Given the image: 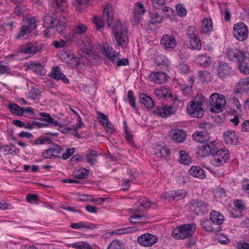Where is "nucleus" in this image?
<instances>
[{"label": "nucleus", "instance_id": "obj_1", "mask_svg": "<svg viewBox=\"0 0 249 249\" xmlns=\"http://www.w3.org/2000/svg\"><path fill=\"white\" fill-rule=\"evenodd\" d=\"M205 98L202 95H197L194 100L189 102L186 107L188 114L193 118H201L204 115L202 108Z\"/></svg>", "mask_w": 249, "mask_h": 249}, {"label": "nucleus", "instance_id": "obj_2", "mask_svg": "<svg viewBox=\"0 0 249 249\" xmlns=\"http://www.w3.org/2000/svg\"><path fill=\"white\" fill-rule=\"evenodd\" d=\"M112 31L114 35L116 44L123 48H126L128 43L127 30L123 27L122 23L118 21L112 27Z\"/></svg>", "mask_w": 249, "mask_h": 249}, {"label": "nucleus", "instance_id": "obj_3", "mask_svg": "<svg viewBox=\"0 0 249 249\" xmlns=\"http://www.w3.org/2000/svg\"><path fill=\"white\" fill-rule=\"evenodd\" d=\"M210 220L206 219L201 222V225L207 231L210 232H216L221 230L220 227H217V229H215L212 226L210 225L212 222L213 224L220 226L224 221V216L219 212L213 211L210 214Z\"/></svg>", "mask_w": 249, "mask_h": 249}, {"label": "nucleus", "instance_id": "obj_4", "mask_svg": "<svg viewBox=\"0 0 249 249\" xmlns=\"http://www.w3.org/2000/svg\"><path fill=\"white\" fill-rule=\"evenodd\" d=\"M196 230V225L195 223L184 224L174 229L172 235L176 239H184L191 236Z\"/></svg>", "mask_w": 249, "mask_h": 249}, {"label": "nucleus", "instance_id": "obj_5", "mask_svg": "<svg viewBox=\"0 0 249 249\" xmlns=\"http://www.w3.org/2000/svg\"><path fill=\"white\" fill-rule=\"evenodd\" d=\"M226 104L225 97L224 95L217 93L211 95L209 100V105L211 106L210 111L212 112L219 113L223 111Z\"/></svg>", "mask_w": 249, "mask_h": 249}, {"label": "nucleus", "instance_id": "obj_6", "mask_svg": "<svg viewBox=\"0 0 249 249\" xmlns=\"http://www.w3.org/2000/svg\"><path fill=\"white\" fill-rule=\"evenodd\" d=\"M226 52L229 59H236L238 64L246 61L249 58V53L248 52L236 48L228 49Z\"/></svg>", "mask_w": 249, "mask_h": 249}, {"label": "nucleus", "instance_id": "obj_7", "mask_svg": "<svg viewBox=\"0 0 249 249\" xmlns=\"http://www.w3.org/2000/svg\"><path fill=\"white\" fill-rule=\"evenodd\" d=\"M213 159L211 161V163L216 167H219L225 163L229 159V152L226 149H219L213 155Z\"/></svg>", "mask_w": 249, "mask_h": 249}, {"label": "nucleus", "instance_id": "obj_8", "mask_svg": "<svg viewBox=\"0 0 249 249\" xmlns=\"http://www.w3.org/2000/svg\"><path fill=\"white\" fill-rule=\"evenodd\" d=\"M248 30L247 26L243 22H239L234 25L233 35L238 41L245 40L248 36Z\"/></svg>", "mask_w": 249, "mask_h": 249}, {"label": "nucleus", "instance_id": "obj_9", "mask_svg": "<svg viewBox=\"0 0 249 249\" xmlns=\"http://www.w3.org/2000/svg\"><path fill=\"white\" fill-rule=\"evenodd\" d=\"M217 74L218 76L221 79H224L227 76H232L235 74V71L232 67L228 63L219 62L217 68Z\"/></svg>", "mask_w": 249, "mask_h": 249}, {"label": "nucleus", "instance_id": "obj_10", "mask_svg": "<svg viewBox=\"0 0 249 249\" xmlns=\"http://www.w3.org/2000/svg\"><path fill=\"white\" fill-rule=\"evenodd\" d=\"M189 207L191 210L198 213H207L209 208L208 204L198 199H194L191 201L189 203Z\"/></svg>", "mask_w": 249, "mask_h": 249}, {"label": "nucleus", "instance_id": "obj_11", "mask_svg": "<svg viewBox=\"0 0 249 249\" xmlns=\"http://www.w3.org/2000/svg\"><path fill=\"white\" fill-rule=\"evenodd\" d=\"M157 236L149 233H145L138 237L137 242L142 246L151 247L157 241Z\"/></svg>", "mask_w": 249, "mask_h": 249}, {"label": "nucleus", "instance_id": "obj_12", "mask_svg": "<svg viewBox=\"0 0 249 249\" xmlns=\"http://www.w3.org/2000/svg\"><path fill=\"white\" fill-rule=\"evenodd\" d=\"M186 132L181 129H172L169 133L170 139L176 142L182 143L186 139Z\"/></svg>", "mask_w": 249, "mask_h": 249}, {"label": "nucleus", "instance_id": "obj_13", "mask_svg": "<svg viewBox=\"0 0 249 249\" xmlns=\"http://www.w3.org/2000/svg\"><path fill=\"white\" fill-rule=\"evenodd\" d=\"M160 43L166 50L174 49L177 45V42L174 36L169 34L163 36L160 41Z\"/></svg>", "mask_w": 249, "mask_h": 249}, {"label": "nucleus", "instance_id": "obj_14", "mask_svg": "<svg viewBox=\"0 0 249 249\" xmlns=\"http://www.w3.org/2000/svg\"><path fill=\"white\" fill-rule=\"evenodd\" d=\"M53 146L46 149L42 154L44 159H51L53 157H57V154H60L63 150L60 146L54 143H52Z\"/></svg>", "mask_w": 249, "mask_h": 249}, {"label": "nucleus", "instance_id": "obj_15", "mask_svg": "<svg viewBox=\"0 0 249 249\" xmlns=\"http://www.w3.org/2000/svg\"><path fill=\"white\" fill-rule=\"evenodd\" d=\"M145 12V8L143 5L140 2H137L133 10L134 17L132 22L134 24H138L141 19V15H143Z\"/></svg>", "mask_w": 249, "mask_h": 249}, {"label": "nucleus", "instance_id": "obj_16", "mask_svg": "<svg viewBox=\"0 0 249 249\" xmlns=\"http://www.w3.org/2000/svg\"><path fill=\"white\" fill-rule=\"evenodd\" d=\"M249 92V77H246L241 79L236 84L235 92L243 94Z\"/></svg>", "mask_w": 249, "mask_h": 249}, {"label": "nucleus", "instance_id": "obj_17", "mask_svg": "<svg viewBox=\"0 0 249 249\" xmlns=\"http://www.w3.org/2000/svg\"><path fill=\"white\" fill-rule=\"evenodd\" d=\"M49 76L56 80H61L64 83H68L69 80L63 73L60 68L58 66L53 67Z\"/></svg>", "mask_w": 249, "mask_h": 249}, {"label": "nucleus", "instance_id": "obj_18", "mask_svg": "<svg viewBox=\"0 0 249 249\" xmlns=\"http://www.w3.org/2000/svg\"><path fill=\"white\" fill-rule=\"evenodd\" d=\"M167 74L160 71H153L149 75V79L155 84H161L168 80Z\"/></svg>", "mask_w": 249, "mask_h": 249}, {"label": "nucleus", "instance_id": "obj_19", "mask_svg": "<svg viewBox=\"0 0 249 249\" xmlns=\"http://www.w3.org/2000/svg\"><path fill=\"white\" fill-rule=\"evenodd\" d=\"M151 202L148 200L145 197L139 199L134 204L133 206L134 211L137 213L142 212L145 209L149 208Z\"/></svg>", "mask_w": 249, "mask_h": 249}, {"label": "nucleus", "instance_id": "obj_20", "mask_svg": "<svg viewBox=\"0 0 249 249\" xmlns=\"http://www.w3.org/2000/svg\"><path fill=\"white\" fill-rule=\"evenodd\" d=\"M25 66L27 69L39 75H44L46 74V70L40 63L31 61L26 63Z\"/></svg>", "mask_w": 249, "mask_h": 249}, {"label": "nucleus", "instance_id": "obj_21", "mask_svg": "<svg viewBox=\"0 0 249 249\" xmlns=\"http://www.w3.org/2000/svg\"><path fill=\"white\" fill-rule=\"evenodd\" d=\"M192 137L194 141L200 143L207 142L210 138L206 131H196L193 134Z\"/></svg>", "mask_w": 249, "mask_h": 249}, {"label": "nucleus", "instance_id": "obj_22", "mask_svg": "<svg viewBox=\"0 0 249 249\" xmlns=\"http://www.w3.org/2000/svg\"><path fill=\"white\" fill-rule=\"evenodd\" d=\"M225 142L228 144L237 145L238 142V137L234 131L228 130L223 135Z\"/></svg>", "mask_w": 249, "mask_h": 249}, {"label": "nucleus", "instance_id": "obj_23", "mask_svg": "<svg viewBox=\"0 0 249 249\" xmlns=\"http://www.w3.org/2000/svg\"><path fill=\"white\" fill-rule=\"evenodd\" d=\"M173 107L170 106H162L156 107L154 112L161 117H166L173 113Z\"/></svg>", "mask_w": 249, "mask_h": 249}, {"label": "nucleus", "instance_id": "obj_24", "mask_svg": "<svg viewBox=\"0 0 249 249\" xmlns=\"http://www.w3.org/2000/svg\"><path fill=\"white\" fill-rule=\"evenodd\" d=\"M38 114L41 116V117L37 118V120L45 122L56 126H61V124L57 121L54 120V119H53L49 113L40 112Z\"/></svg>", "mask_w": 249, "mask_h": 249}, {"label": "nucleus", "instance_id": "obj_25", "mask_svg": "<svg viewBox=\"0 0 249 249\" xmlns=\"http://www.w3.org/2000/svg\"><path fill=\"white\" fill-rule=\"evenodd\" d=\"M196 61L197 64L204 68L209 67L212 63L211 58L206 54L197 56L196 58Z\"/></svg>", "mask_w": 249, "mask_h": 249}, {"label": "nucleus", "instance_id": "obj_26", "mask_svg": "<svg viewBox=\"0 0 249 249\" xmlns=\"http://www.w3.org/2000/svg\"><path fill=\"white\" fill-rule=\"evenodd\" d=\"M201 34H210L213 30V22L211 19L205 18L203 19L201 25Z\"/></svg>", "mask_w": 249, "mask_h": 249}, {"label": "nucleus", "instance_id": "obj_27", "mask_svg": "<svg viewBox=\"0 0 249 249\" xmlns=\"http://www.w3.org/2000/svg\"><path fill=\"white\" fill-rule=\"evenodd\" d=\"M103 53L106 56L107 59L112 61V58L116 59V55L118 53L114 51L113 49L108 44H105L103 46Z\"/></svg>", "mask_w": 249, "mask_h": 249}, {"label": "nucleus", "instance_id": "obj_28", "mask_svg": "<svg viewBox=\"0 0 249 249\" xmlns=\"http://www.w3.org/2000/svg\"><path fill=\"white\" fill-rule=\"evenodd\" d=\"M189 174L194 177L200 179L205 178V171L200 167L197 166H193L189 170Z\"/></svg>", "mask_w": 249, "mask_h": 249}, {"label": "nucleus", "instance_id": "obj_29", "mask_svg": "<svg viewBox=\"0 0 249 249\" xmlns=\"http://www.w3.org/2000/svg\"><path fill=\"white\" fill-rule=\"evenodd\" d=\"M98 155L96 151L89 149L86 152V160L90 165H93L97 162L96 159Z\"/></svg>", "mask_w": 249, "mask_h": 249}, {"label": "nucleus", "instance_id": "obj_30", "mask_svg": "<svg viewBox=\"0 0 249 249\" xmlns=\"http://www.w3.org/2000/svg\"><path fill=\"white\" fill-rule=\"evenodd\" d=\"M103 17L106 18L108 25L110 26L114 18V14L110 5L107 4L105 7L103 13Z\"/></svg>", "mask_w": 249, "mask_h": 249}, {"label": "nucleus", "instance_id": "obj_31", "mask_svg": "<svg viewBox=\"0 0 249 249\" xmlns=\"http://www.w3.org/2000/svg\"><path fill=\"white\" fill-rule=\"evenodd\" d=\"M140 100L146 107L152 108L154 106V102L152 98L145 94H141L140 95Z\"/></svg>", "mask_w": 249, "mask_h": 249}, {"label": "nucleus", "instance_id": "obj_32", "mask_svg": "<svg viewBox=\"0 0 249 249\" xmlns=\"http://www.w3.org/2000/svg\"><path fill=\"white\" fill-rule=\"evenodd\" d=\"M194 79L192 77L190 78L189 83L191 85H187L186 84H180L179 88L182 92V94L185 97H189L191 95L192 93V85L194 84Z\"/></svg>", "mask_w": 249, "mask_h": 249}, {"label": "nucleus", "instance_id": "obj_33", "mask_svg": "<svg viewBox=\"0 0 249 249\" xmlns=\"http://www.w3.org/2000/svg\"><path fill=\"white\" fill-rule=\"evenodd\" d=\"M37 51L38 49L37 47L29 43L23 46L19 51V53L35 54Z\"/></svg>", "mask_w": 249, "mask_h": 249}, {"label": "nucleus", "instance_id": "obj_34", "mask_svg": "<svg viewBox=\"0 0 249 249\" xmlns=\"http://www.w3.org/2000/svg\"><path fill=\"white\" fill-rule=\"evenodd\" d=\"M57 18L49 14H47L44 19V26L47 28H53Z\"/></svg>", "mask_w": 249, "mask_h": 249}, {"label": "nucleus", "instance_id": "obj_35", "mask_svg": "<svg viewBox=\"0 0 249 249\" xmlns=\"http://www.w3.org/2000/svg\"><path fill=\"white\" fill-rule=\"evenodd\" d=\"M71 227L74 229L86 228L88 229H94L95 228V225L89 223L88 222L81 221L78 223H71Z\"/></svg>", "mask_w": 249, "mask_h": 249}, {"label": "nucleus", "instance_id": "obj_36", "mask_svg": "<svg viewBox=\"0 0 249 249\" xmlns=\"http://www.w3.org/2000/svg\"><path fill=\"white\" fill-rule=\"evenodd\" d=\"M60 54L61 58L66 63H72L73 60L75 59L74 54L70 51H63Z\"/></svg>", "mask_w": 249, "mask_h": 249}, {"label": "nucleus", "instance_id": "obj_37", "mask_svg": "<svg viewBox=\"0 0 249 249\" xmlns=\"http://www.w3.org/2000/svg\"><path fill=\"white\" fill-rule=\"evenodd\" d=\"M189 42L191 49L197 51L201 49V41L197 36L189 39Z\"/></svg>", "mask_w": 249, "mask_h": 249}, {"label": "nucleus", "instance_id": "obj_38", "mask_svg": "<svg viewBox=\"0 0 249 249\" xmlns=\"http://www.w3.org/2000/svg\"><path fill=\"white\" fill-rule=\"evenodd\" d=\"M179 161L181 164L189 165L191 163L192 160L189 155L184 150L179 151Z\"/></svg>", "mask_w": 249, "mask_h": 249}, {"label": "nucleus", "instance_id": "obj_39", "mask_svg": "<svg viewBox=\"0 0 249 249\" xmlns=\"http://www.w3.org/2000/svg\"><path fill=\"white\" fill-rule=\"evenodd\" d=\"M234 206L237 208L240 212L239 213V214L235 215L234 213L232 212L231 213V215L233 217H239L241 216V211H242L246 209V207L245 205L243 204V202L242 200L240 199H235L234 201L233 202Z\"/></svg>", "mask_w": 249, "mask_h": 249}, {"label": "nucleus", "instance_id": "obj_40", "mask_svg": "<svg viewBox=\"0 0 249 249\" xmlns=\"http://www.w3.org/2000/svg\"><path fill=\"white\" fill-rule=\"evenodd\" d=\"M89 171L85 168H81L74 173V177L77 179H84L87 178Z\"/></svg>", "mask_w": 249, "mask_h": 249}, {"label": "nucleus", "instance_id": "obj_41", "mask_svg": "<svg viewBox=\"0 0 249 249\" xmlns=\"http://www.w3.org/2000/svg\"><path fill=\"white\" fill-rule=\"evenodd\" d=\"M7 107L12 114L21 116V107L17 104L9 103L7 105Z\"/></svg>", "mask_w": 249, "mask_h": 249}, {"label": "nucleus", "instance_id": "obj_42", "mask_svg": "<svg viewBox=\"0 0 249 249\" xmlns=\"http://www.w3.org/2000/svg\"><path fill=\"white\" fill-rule=\"evenodd\" d=\"M32 31L30 30V29L27 27V26H25V25H22L20 28V31L17 36V39H25L27 38L29 34Z\"/></svg>", "mask_w": 249, "mask_h": 249}, {"label": "nucleus", "instance_id": "obj_43", "mask_svg": "<svg viewBox=\"0 0 249 249\" xmlns=\"http://www.w3.org/2000/svg\"><path fill=\"white\" fill-rule=\"evenodd\" d=\"M68 246L69 247H71L77 249H92L91 246L87 242H78L72 244H69Z\"/></svg>", "mask_w": 249, "mask_h": 249}, {"label": "nucleus", "instance_id": "obj_44", "mask_svg": "<svg viewBox=\"0 0 249 249\" xmlns=\"http://www.w3.org/2000/svg\"><path fill=\"white\" fill-rule=\"evenodd\" d=\"M138 229L135 227H128L126 228L120 229L114 231L112 232V233L115 234H125L129 232H132Z\"/></svg>", "mask_w": 249, "mask_h": 249}, {"label": "nucleus", "instance_id": "obj_45", "mask_svg": "<svg viewBox=\"0 0 249 249\" xmlns=\"http://www.w3.org/2000/svg\"><path fill=\"white\" fill-rule=\"evenodd\" d=\"M87 30V26L84 24L80 23L73 28L72 32L73 34L81 35L85 33Z\"/></svg>", "mask_w": 249, "mask_h": 249}, {"label": "nucleus", "instance_id": "obj_46", "mask_svg": "<svg viewBox=\"0 0 249 249\" xmlns=\"http://www.w3.org/2000/svg\"><path fill=\"white\" fill-rule=\"evenodd\" d=\"M239 71L243 74L247 75L249 74V64L246 61L238 64Z\"/></svg>", "mask_w": 249, "mask_h": 249}, {"label": "nucleus", "instance_id": "obj_47", "mask_svg": "<svg viewBox=\"0 0 249 249\" xmlns=\"http://www.w3.org/2000/svg\"><path fill=\"white\" fill-rule=\"evenodd\" d=\"M127 99L130 105L135 110H137V107L136 105V97L134 96L133 92L132 90L128 91Z\"/></svg>", "mask_w": 249, "mask_h": 249}, {"label": "nucleus", "instance_id": "obj_48", "mask_svg": "<svg viewBox=\"0 0 249 249\" xmlns=\"http://www.w3.org/2000/svg\"><path fill=\"white\" fill-rule=\"evenodd\" d=\"M163 21V17L157 13L152 14L150 16V23L155 25Z\"/></svg>", "mask_w": 249, "mask_h": 249}, {"label": "nucleus", "instance_id": "obj_49", "mask_svg": "<svg viewBox=\"0 0 249 249\" xmlns=\"http://www.w3.org/2000/svg\"><path fill=\"white\" fill-rule=\"evenodd\" d=\"M157 155L160 158H166L170 153V150L166 147H161L156 151Z\"/></svg>", "mask_w": 249, "mask_h": 249}, {"label": "nucleus", "instance_id": "obj_50", "mask_svg": "<svg viewBox=\"0 0 249 249\" xmlns=\"http://www.w3.org/2000/svg\"><path fill=\"white\" fill-rule=\"evenodd\" d=\"M207 149L213 156L218 150L216 147V142L215 141H210L205 144Z\"/></svg>", "mask_w": 249, "mask_h": 249}, {"label": "nucleus", "instance_id": "obj_51", "mask_svg": "<svg viewBox=\"0 0 249 249\" xmlns=\"http://www.w3.org/2000/svg\"><path fill=\"white\" fill-rule=\"evenodd\" d=\"M40 95V91L38 89L32 88L29 92V97L30 98L35 100L38 99Z\"/></svg>", "mask_w": 249, "mask_h": 249}, {"label": "nucleus", "instance_id": "obj_52", "mask_svg": "<svg viewBox=\"0 0 249 249\" xmlns=\"http://www.w3.org/2000/svg\"><path fill=\"white\" fill-rule=\"evenodd\" d=\"M76 43L79 46L86 47L90 44V40L88 37L81 36L79 39L77 40Z\"/></svg>", "mask_w": 249, "mask_h": 249}, {"label": "nucleus", "instance_id": "obj_53", "mask_svg": "<svg viewBox=\"0 0 249 249\" xmlns=\"http://www.w3.org/2000/svg\"><path fill=\"white\" fill-rule=\"evenodd\" d=\"M197 32L195 27L193 26H189L187 30V36L189 39H193V38L196 36Z\"/></svg>", "mask_w": 249, "mask_h": 249}, {"label": "nucleus", "instance_id": "obj_54", "mask_svg": "<svg viewBox=\"0 0 249 249\" xmlns=\"http://www.w3.org/2000/svg\"><path fill=\"white\" fill-rule=\"evenodd\" d=\"M112 62L113 64H117V65L119 67L122 66H126L129 63L128 59L127 58H124L122 59H119L118 55H116V59L112 58Z\"/></svg>", "mask_w": 249, "mask_h": 249}, {"label": "nucleus", "instance_id": "obj_55", "mask_svg": "<svg viewBox=\"0 0 249 249\" xmlns=\"http://www.w3.org/2000/svg\"><path fill=\"white\" fill-rule=\"evenodd\" d=\"M177 15L180 17H184L186 15L187 10L183 4H178L176 5Z\"/></svg>", "mask_w": 249, "mask_h": 249}, {"label": "nucleus", "instance_id": "obj_56", "mask_svg": "<svg viewBox=\"0 0 249 249\" xmlns=\"http://www.w3.org/2000/svg\"><path fill=\"white\" fill-rule=\"evenodd\" d=\"M173 192L175 193L174 194V200H179L184 198L186 196L187 193V192L183 190H178Z\"/></svg>", "mask_w": 249, "mask_h": 249}, {"label": "nucleus", "instance_id": "obj_57", "mask_svg": "<svg viewBox=\"0 0 249 249\" xmlns=\"http://www.w3.org/2000/svg\"><path fill=\"white\" fill-rule=\"evenodd\" d=\"M123 245L118 240H114L109 245L107 249H122Z\"/></svg>", "mask_w": 249, "mask_h": 249}, {"label": "nucleus", "instance_id": "obj_58", "mask_svg": "<svg viewBox=\"0 0 249 249\" xmlns=\"http://www.w3.org/2000/svg\"><path fill=\"white\" fill-rule=\"evenodd\" d=\"M26 8L23 5H18L14 9V13L17 16H20L23 14L26 11Z\"/></svg>", "mask_w": 249, "mask_h": 249}, {"label": "nucleus", "instance_id": "obj_59", "mask_svg": "<svg viewBox=\"0 0 249 249\" xmlns=\"http://www.w3.org/2000/svg\"><path fill=\"white\" fill-rule=\"evenodd\" d=\"M197 153L201 157H206L211 154L210 152L208 150V149L206 147L205 144H204L201 147L198 148V151Z\"/></svg>", "mask_w": 249, "mask_h": 249}, {"label": "nucleus", "instance_id": "obj_60", "mask_svg": "<svg viewBox=\"0 0 249 249\" xmlns=\"http://www.w3.org/2000/svg\"><path fill=\"white\" fill-rule=\"evenodd\" d=\"M14 147H15V146L13 145H5L0 148V151L2 152L4 155H7L8 154L12 153L14 151Z\"/></svg>", "mask_w": 249, "mask_h": 249}, {"label": "nucleus", "instance_id": "obj_61", "mask_svg": "<svg viewBox=\"0 0 249 249\" xmlns=\"http://www.w3.org/2000/svg\"><path fill=\"white\" fill-rule=\"evenodd\" d=\"M54 26H55L57 32L61 34H63V32L65 29V25L63 22H62L59 19H57Z\"/></svg>", "mask_w": 249, "mask_h": 249}, {"label": "nucleus", "instance_id": "obj_62", "mask_svg": "<svg viewBox=\"0 0 249 249\" xmlns=\"http://www.w3.org/2000/svg\"><path fill=\"white\" fill-rule=\"evenodd\" d=\"M46 142H47V143L51 144L53 142V141L51 138L49 137H44L42 138L40 137L36 140L35 143L36 144L38 145L41 144H44Z\"/></svg>", "mask_w": 249, "mask_h": 249}, {"label": "nucleus", "instance_id": "obj_63", "mask_svg": "<svg viewBox=\"0 0 249 249\" xmlns=\"http://www.w3.org/2000/svg\"><path fill=\"white\" fill-rule=\"evenodd\" d=\"M36 19L34 18H31L28 19L27 25H25V26H27L30 30L32 31L36 28Z\"/></svg>", "mask_w": 249, "mask_h": 249}, {"label": "nucleus", "instance_id": "obj_64", "mask_svg": "<svg viewBox=\"0 0 249 249\" xmlns=\"http://www.w3.org/2000/svg\"><path fill=\"white\" fill-rule=\"evenodd\" d=\"M94 23L98 30L104 26V21L101 17H94Z\"/></svg>", "mask_w": 249, "mask_h": 249}]
</instances>
